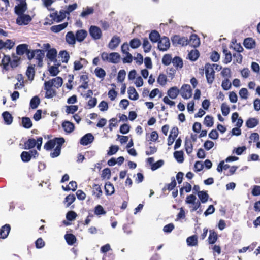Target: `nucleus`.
<instances>
[{
  "label": "nucleus",
  "mask_w": 260,
  "mask_h": 260,
  "mask_svg": "<svg viewBox=\"0 0 260 260\" xmlns=\"http://www.w3.org/2000/svg\"><path fill=\"white\" fill-rule=\"evenodd\" d=\"M65 140L63 138H56L48 141L45 144L44 147L45 149L49 150L56 145L53 151L50 153L51 157H56L60 155L62 145L63 144Z\"/></svg>",
  "instance_id": "nucleus-1"
},
{
  "label": "nucleus",
  "mask_w": 260,
  "mask_h": 260,
  "mask_svg": "<svg viewBox=\"0 0 260 260\" xmlns=\"http://www.w3.org/2000/svg\"><path fill=\"white\" fill-rule=\"evenodd\" d=\"M42 137H39L37 141L33 138L29 139L27 141L24 143V149H30L34 148L36 145L37 148L40 150L42 144Z\"/></svg>",
  "instance_id": "nucleus-2"
},
{
  "label": "nucleus",
  "mask_w": 260,
  "mask_h": 260,
  "mask_svg": "<svg viewBox=\"0 0 260 260\" xmlns=\"http://www.w3.org/2000/svg\"><path fill=\"white\" fill-rule=\"evenodd\" d=\"M205 74L208 83L211 84L215 78V71L210 63H206L205 66Z\"/></svg>",
  "instance_id": "nucleus-3"
},
{
  "label": "nucleus",
  "mask_w": 260,
  "mask_h": 260,
  "mask_svg": "<svg viewBox=\"0 0 260 260\" xmlns=\"http://www.w3.org/2000/svg\"><path fill=\"white\" fill-rule=\"evenodd\" d=\"M89 32L94 40L100 39L102 36L101 29L96 26L91 25L89 29Z\"/></svg>",
  "instance_id": "nucleus-4"
},
{
  "label": "nucleus",
  "mask_w": 260,
  "mask_h": 260,
  "mask_svg": "<svg viewBox=\"0 0 260 260\" xmlns=\"http://www.w3.org/2000/svg\"><path fill=\"white\" fill-rule=\"evenodd\" d=\"M171 40L173 44L175 46L178 45L185 46L188 43V40L186 37H180L178 35L174 36Z\"/></svg>",
  "instance_id": "nucleus-5"
},
{
  "label": "nucleus",
  "mask_w": 260,
  "mask_h": 260,
  "mask_svg": "<svg viewBox=\"0 0 260 260\" xmlns=\"http://www.w3.org/2000/svg\"><path fill=\"white\" fill-rule=\"evenodd\" d=\"M180 93L184 99H189L192 95V90L188 84H184L180 89Z\"/></svg>",
  "instance_id": "nucleus-6"
},
{
  "label": "nucleus",
  "mask_w": 260,
  "mask_h": 260,
  "mask_svg": "<svg viewBox=\"0 0 260 260\" xmlns=\"http://www.w3.org/2000/svg\"><path fill=\"white\" fill-rule=\"evenodd\" d=\"M170 46V40L168 38L164 37L160 38L158 42V48L162 51L167 50Z\"/></svg>",
  "instance_id": "nucleus-7"
},
{
  "label": "nucleus",
  "mask_w": 260,
  "mask_h": 260,
  "mask_svg": "<svg viewBox=\"0 0 260 260\" xmlns=\"http://www.w3.org/2000/svg\"><path fill=\"white\" fill-rule=\"evenodd\" d=\"M32 20L31 17L29 15L21 14L18 15L16 19V23L19 25H25L28 24Z\"/></svg>",
  "instance_id": "nucleus-8"
},
{
  "label": "nucleus",
  "mask_w": 260,
  "mask_h": 260,
  "mask_svg": "<svg viewBox=\"0 0 260 260\" xmlns=\"http://www.w3.org/2000/svg\"><path fill=\"white\" fill-rule=\"evenodd\" d=\"M44 89L46 90L45 98L48 99L52 98L56 94L55 89L50 85V83H44Z\"/></svg>",
  "instance_id": "nucleus-9"
},
{
  "label": "nucleus",
  "mask_w": 260,
  "mask_h": 260,
  "mask_svg": "<svg viewBox=\"0 0 260 260\" xmlns=\"http://www.w3.org/2000/svg\"><path fill=\"white\" fill-rule=\"evenodd\" d=\"M94 136L91 133H87L80 139V144L83 146L91 143L94 140Z\"/></svg>",
  "instance_id": "nucleus-10"
},
{
  "label": "nucleus",
  "mask_w": 260,
  "mask_h": 260,
  "mask_svg": "<svg viewBox=\"0 0 260 260\" xmlns=\"http://www.w3.org/2000/svg\"><path fill=\"white\" fill-rule=\"evenodd\" d=\"M47 83H50V85L56 88H58L61 87L63 83L62 79L60 77H57L48 81H45Z\"/></svg>",
  "instance_id": "nucleus-11"
},
{
  "label": "nucleus",
  "mask_w": 260,
  "mask_h": 260,
  "mask_svg": "<svg viewBox=\"0 0 260 260\" xmlns=\"http://www.w3.org/2000/svg\"><path fill=\"white\" fill-rule=\"evenodd\" d=\"M121 40L119 37L117 36H113L108 44V47L111 50H114L118 46L120 43Z\"/></svg>",
  "instance_id": "nucleus-12"
},
{
  "label": "nucleus",
  "mask_w": 260,
  "mask_h": 260,
  "mask_svg": "<svg viewBox=\"0 0 260 260\" xmlns=\"http://www.w3.org/2000/svg\"><path fill=\"white\" fill-rule=\"evenodd\" d=\"M94 9L92 7H86L83 9V11L80 15V16L83 18H87L89 15L93 14Z\"/></svg>",
  "instance_id": "nucleus-13"
},
{
  "label": "nucleus",
  "mask_w": 260,
  "mask_h": 260,
  "mask_svg": "<svg viewBox=\"0 0 260 260\" xmlns=\"http://www.w3.org/2000/svg\"><path fill=\"white\" fill-rule=\"evenodd\" d=\"M188 44L194 48L198 47L200 44L199 38L197 35H191Z\"/></svg>",
  "instance_id": "nucleus-14"
},
{
  "label": "nucleus",
  "mask_w": 260,
  "mask_h": 260,
  "mask_svg": "<svg viewBox=\"0 0 260 260\" xmlns=\"http://www.w3.org/2000/svg\"><path fill=\"white\" fill-rule=\"evenodd\" d=\"M26 10L27 6L26 3H20L15 7V12L18 15L24 14Z\"/></svg>",
  "instance_id": "nucleus-15"
},
{
  "label": "nucleus",
  "mask_w": 260,
  "mask_h": 260,
  "mask_svg": "<svg viewBox=\"0 0 260 260\" xmlns=\"http://www.w3.org/2000/svg\"><path fill=\"white\" fill-rule=\"evenodd\" d=\"M34 58L38 61V64L41 66L40 64L42 62V59L44 56V53L43 50L37 49L34 50Z\"/></svg>",
  "instance_id": "nucleus-16"
},
{
  "label": "nucleus",
  "mask_w": 260,
  "mask_h": 260,
  "mask_svg": "<svg viewBox=\"0 0 260 260\" xmlns=\"http://www.w3.org/2000/svg\"><path fill=\"white\" fill-rule=\"evenodd\" d=\"M87 32L84 29L78 30L76 32V39L78 42H82L86 37Z\"/></svg>",
  "instance_id": "nucleus-17"
},
{
  "label": "nucleus",
  "mask_w": 260,
  "mask_h": 260,
  "mask_svg": "<svg viewBox=\"0 0 260 260\" xmlns=\"http://www.w3.org/2000/svg\"><path fill=\"white\" fill-rule=\"evenodd\" d=\"M10 231V226L9 224H5L0 229V238L5 239L6 238Z\"/></svg>",
  "instance_id": "nucleus-18"
},
{
  "label": "nucleus",
  "mask_w": 260,
  "mask_h": 260,
  "mask_svg": "<svg viewBox=\"0 0 260 260\" xmlns=\"http://www.w3.org/2000/svg\"><path fill=\"white\" fill-rule=\"evenodd\" d=\"M120 56L117 52H112L109 54L108 62L113 63H117L119 62Z\"/></svg>",
  "instance_id": "nucleus-19"
},
{
  "label": "nucleus",
  "mask_w": 260,
  "mask_h": 260,
  "mask_svg": "<svg viewBox=\"0 0 260 260\" xmlns=\"http://www.w3.org/2000/svg\"><path fill=\"white\" fill-rule=\"evenodd\" d=\"M180 90L176 86L171 87L168 91V96L172 99H175L178 95Z\"/></svg>",
  "instance_id": "nucleus-20"
},
{
  "label": "nucleus",
  "mask_w": 260,
  "mask_h": 260,
  "mask_svg": "<svg viewBox=\"0 0 260 260\" xmlns=\"http://www.w3.org/2000/svg\"><path fill=\"white\" fill-rule=\"evenodd\" d=\"M129 98L132 100H137L139 98V94L133 87H130L128 89Z\"/></svg>",
  "instance_id": "nucleus-21"
},
{
  "label": "nucleus",
  "mask_w": 260,
  "mask_h": 260,
  "mask_svg": "<svg viewBox=\"0 0 260 260\" xmlns=\"http://www.w3.org/2000/svg\"><path fill=\"white\" fill-rule=\"evenodd\" d=\"M66 42L70 45H74L76 42V37L72 31L68 32L66 36Z\"/></svg>",
  "instance_id": "nucleus-22"
},
{
  "label": "nucleus",
  "mask_w": 260,
  "mask_h": 260,
  "mask_svg": "<svg viewBox=\"0 0 260 260\" xmlns=\"http://www.w3.org/2000/svg\"><path fill=\"white\" fill-rule=\"evenodd\" d=\"M62 126L64 131L68 133L72 132L74 129V125L69 121L63 122L62 124Z\"/></svg>",
  "instance_id": "nucleus-23"
},
{
  "label": "nucleus",
  "mask_w": 260,
  "mask_h": 260,
  "mask_svg": "<svg viewBox=\"0 0 260 260\" xmlns=\"http://www.w3.org/2000/svg\"><path fill=\"white\" fill-rule=\"evenodd\" d=\"M198 196L200 199L201 203H205L208 201L209 195L206 191H201L198 192Z\"/></svg>",
  "instance_id": "nucleus-24"
},
{
  "label": "nucleus",
  "mask_w": 260,
  "mask_h": 260,
  "mask_svg": "<svg viewBox=\"0 0 260 260\" xmlns=\"http://www.w3.org/2000/svg\"><path fill=\"white\" fill-rule=\"evenodd\" d=\"M68 25V22H64L59 25H53L51 27V30L54 32H58L66 28Z\"/></svg>",
  "instance_id": "nucleus-25"
},
{
  "label": "nucleus",
  "mask_w": 260,
  "mask_h": 260,
  "mask_svg": "<svg viewBox=\"0 0 260 260\" xmlns=\"http://www.w3.org/2000/svg\"><path fill=\"white\" fill-rule=\"evenodd\" d=\"M28 50V45L25 44L18 45L16 48L17 54L21 55L26 53Z\"/></svg>",
  "instance_id": "nucleus-26"
},
{
  "label": "nucleus",
  "mask_w": 260,
  "mask_h": 260,
  "mask_svg": "<svg viewBox=\"0 0 260 260\" xmlns=\"http://www.w3.org/2000/svg\"><path fill=\"white\" fill-rule=\"evenodd\" d=\"M186 242L189 246H195L198 245V237L196 235H193L188 237Z\"/></svg>",
  "instance_id": "nucleus-27"
},
{
  "label": "nucleus",
  "mask_w": 260,
  "mask_h": 260,
  "mask_svg": "<svg viewBox=\"0 0 260 260\" xmlns=\"http://www.w3.org/2000/svg\"><path fill=\"white\" fill-rule=\"evenodd\" d=\"M258 124V120L255 118H250L248 119L246 123V126L248 128H253Z\"/></svg>",
  "instance_id": "nucleus-28"
},
{
  "label": "nucleus",
  "mask_w": 260,
  "mask_h": 260,
  "mask_svg": "<svg viewBox=\"0 0 260 260\" xmlns=\"http://www.w3.org/2000/svg\"><path fill=\"white\" fill-rule=\"evenodd\" d=\"M64 238L67 243L70 245H73L76 241L75 236L72 234H66L64 236Z\"/></svg>",
  "instance_id": "nucleus-29"
},
{
  "label": "nucleus",
  "mask_w": 260,
  "mask_h": 260,
  "mask_svg": "<svg viewBox=\"0 0 260 260\" xmlns=\"http://www.w3.org/2000/svg\"><path fill=\"white\" fill-rule=\"evenodd\" d=\"M244 46L248 49H251L255 46V41L251 38H248L244 41Z\"/></svg>",
  "instance_id": "nucleus-30"
},
{
  "label": "nucleus",
  "mask_w": 260,
  "mask_h": 260,
  "mask_svg": "<svg viewBox=\"0 0 260 260\" xmlns=\"http://www.w3.org/2000/svg\"><path fill=\"white\" fill-rule=\"evenodd\" d=\"M242 50L243 48L241 46H239L238 52L234 53L233 55L234 61H236V62L239 63H241L242 61V56L239 53L242 51Z\"/></svg>",
  "instance_id": "nucleus-31"
},
{
  "label": "nucleus",
  "mask_w": 260,
  "mask_h": 260,
  "mask_svg": "<svg viewBox=\"0 0 260 260\" xmlns=\"http://www.w3.org/2000/svg\"><path fill=\"white\" fill-rule=\"evenodd\" d=\"M105 189L107 195H112L114 193V187L110 182L106 183L105 185Z\"/></svg>",
  "instance_id": "nucleus-32"
},
{
  "label": "nucleus",
  "mask_w": 260,
  "mask_h": 260,
  "mask_svg": "<svg viewBox=\"0 0 260 260\" xmlns=\"http://www.w3.org/2000/svg\"><path fill=\"white\" fill-rule=\"evenodd\" d=\"M149 39L152 42L156 43L160 39V35L157 31L153 30L150 34Z\"/></svg>",
  "instance_id": "nucleus-33"
},
{
  "label": "nucleus",
  "mask_w": 260,
  "mask_h": 260,
  "mask_svg": "<svg viewBox=\"0 0 260 260\" xmlns=\"http://www.w3.org/2000/svg\"><path fill=\"white\" fill-rule=\"evenodd\" d=\"M173 66L176 68H181L183 66L182 60L179 57H174L172 61Z\"/></svg>",
  "instance_id": "nucleus-34"
},
{
  "label": "nucleus",
  "mask_w": 260,
  "mask_h": 260,
  "mask_svg": "<svg viewBox=\"0 0 260 260\" xmlns=\"http://www.w3.org/2000/svg\"><path fill=\"white\" fill-rule=\"evenodd\" d=\"M2 115L6 124L9 125L12 122V116L8 112H4Z\"/></svg>",
  "instance_id": "nucleus-35"
},
{
  "label": "nucleus",
  "mask_w": 260,
  "mask_h": 260,
  "mask_svg": "<svg viewBox=\"0 0 260 260\" xmlns=\"http://www.w3.org/2000/svg\"><path fill=\"white\" fill-rule=\"evenodd\" d=\"M22 124L24 127L30 128L32 125L31 119L28 117H23L22 119Z\"/></svg>",
  "instance_id": "nucleus-36"
},
{
  "label": "nucleus",
  "mask_w": 260,
  "mask_h": 260,
  "mask_svg": "<svg viewBox=\"0 0 260 260\" xmlns=\"http://www.w3.org/2000/svg\"><path fill=\"white\" fill-rule=\"evenodd\" d=\"M174 156L176 160L180 163L184 161L183 152L182 151H176L174 153Z\"/></svg>",
  "instance_id": "nucleus-37"
},
{
  "label": "nucleus",
  "mask_w": 260,
  "mask_h": 260,
  "mask_svg": "<svg viewBox=\"0 0 260 260\" xmlns=\"http://www.w3.org/2000/svg\"><path fill=\"white\" fill-rule=\"evenodd\" d=\"M142 45L144 52H149L150 51L151 49V45L147 38H145L143 39Z\"/></svg>",
  "instance_id": "nucleus-38"
},
{
  "label": "nucleus",
  "mask_w": 260,
  "mask_h": 260,
  "mask_svg": "<svg viewBox=\"0 0 260 260\" xmlns=\"http://www.w3.org/2000/svg\"><path fill=\"white\" fill-rule=\"evenodd\" d=\"M185 147L186 153L190 154L192 153L193 150V145L191 140H186L185 142Z\"/></svg>",
  "instance_id": "nucleus-39"
},
{
  "label": "nucleus",
  "mask_w": 260,
  "mask_h": 260,
  "mask_svg": "<svg viewBox=\"0 0 260 260\" xmlns=\"http://www.w3.org/2000/svg\"><path fill=\"white\" fill-rule=\"evenodd\" d=\"M59 57L61 58L62 62L67 63L70 58V55L66 51H61L59 53Z\"/></svg>",
  "instance_id": "nucleus-40"
},
{
  "label": "nucleus",
  "mask_w": 260,
  "mask_h": 260,
  "mask_svg": "<svg viewBox=\"0 0 260 260\" xmlns=\"http://www.w3.org/2000/svg\"><path fill=\"white\" fill-rule=\"evenodd\" d=\"M217 239V235L216 233L213 231H210V234L208 237V242L209 244H214Z\"/></svg>",
  "instance_id": "nucleus-41"
},
{
  "label": "nucleus",
  "mask_w": 260,
  "mask_h": 260,
  "mask_svg": "<svg viewBox=\"0 0 260 260\" xmlns=\"http://www.w3.org/2000/svg\"><path fill=\"white\" fill-rule=\"evenodd\" d=\"M199 56V52L197 50H192L188 54V58L192 61L196 60Z\"/></svg>",
  "instance_id": "nucleus-42"
},
{
  "label": "nucleus",
  "mask_w": 260,
  "mask_h": 260,
  "mask_svg": "<svg viewBox=\"0 0 260 260\" xmlns=\"http://www.w3.org/2000/svg\"><path fill=\"white\" fill-rule=\"evenodd\" d=\"M40 103V99L38 96H35L33 97L30 100V106L32 109H36L38 107Z\"/></svg>",
  "instance_id": "nucleus-43"
},
{
  "label": "nucleus",
  "mask_w": 260,
  "mask_h": 260,
  "mask_svg": "<svg viewBox=\"0 0 260 260\" xmlns=\"http://www.w3.org/2000/svg\"><path fill=\"white\" fill-rule=\"evenodd\" d=\"M95 75L99 78L104 79L106 76L105 70L101 68H97L94 70Z\"/></svg>",
  "instance_id": "nucleus-44"
},
{
  "label": "nucleus",
  "mask_w": 260,
  "mask_h": 260,
  "mask_svg": "<svg viewBox=\"0 0 260 260\" xmlns=\"http://www.w3.org/2000/svg\"><path fill=\"white\" fill-rule=\"evenodd\" d=\"M32 157L29 152L23 151L21 154V158L23 162H28Z\"/></svg>",
  "instance_id": "nucleus-45"
},
{
  "label": "nucleus",
  "mask_w": 260,
  "mask_h": 260,
  "mask_svg": "<svg viewBox=\"0 0 260 260\" xmlns=\"http://www.w3.org/2000/svg\"><path fill=\"white\" fill-rule=\"evenodd\" d=\"M57 55V51L54 49H52L49 50L47 53V57L51 61L54 60V59L56 58Z\"/></svg>",
  "instance_id": "nucleus-46"
},
{
  "label": "nucleus",
  "mask_w": 260,
  "mask_h": 260,
  "mask_svg": "<svg viewBox=\"0 0 260 260\" xmlns=\"http://www.w3.org/2000/svg\"><path fill=\"white\" fill-rule=\"evenodd\" d=\"M232 84L228 78L224 79L221 84V87L225 90H228L231 88Z\"/></svg>",
  "instance_id": "nucleus-47"
},
{
  "label": "nucleus",
  "mask_w": 260,
  "mask_h": 260,
  "mask_svg": "<svg viewBox=\"0 0 260 260\" xmlns=\"http://www.w3.org/2000/svg\"><path fill=\"white\" fill-rule=\"evenodd\" d=\"M66 11H60L58 14L56 13L54 20L57 22L62 21L66 17Z\"/></svg>",
  "instance_id": "nucleus-48"
},
{
  "label": "nucleus",
  "mask_w": 260,
  "mask_h": 260,
  "mask_svg": "<svg viewBox=\"0 0 260 260\" xmlns=\"http://www.w3.org/2000/svg\"><path fill=\"white\" fill-rule=\"evenodd\" d=\"M198 200L197 197L194 194L188 195L186 197L185 199V203L187 204H191L194 203Z\"/></svg>",
  "instance_id": "nucleus-49"
},
{
  "label": "nucleus",
  "mask_w": 260,
  "mask_h": 260,
  "mask_svg": "<svg viewBox=\"0 0 260 260\" xmlns=\"http://www.w3.org/2000/svg\"><path fill=\"white\" fill-rule=\"evenodd\" d=\"M62 188L64 190H72L73 191H75L77 188V183L75 181H71L68 186L66 187L62 186Z\"/></svg>",
  "instance_id": "nucleus-50"
},
{
  "label": "nucleus",
  "mask_w": 260,
  "mask_h": 260,
  "mask_svg": "<svg viewBox=\"0 0 260 260\" xmlns=\"http://www.w3.org/2000/svg\"><path fill=\"white\" fill-rule=\"evenodd\" d=\"M141 45V41L139 39L135 38L132 39L129 42L130 46L133 48L136 49L138 48Z\"/></svg>",
  "instance_id": "nucleus-51"
},
{
  "label": "nucleus",
  "mask_w": 260,
  "mask_h": 260,
  "mask_svg": "<svg viewBox=\"0 0 260 260\" xmlns=\"http://www.w3.org/2000/svg\"><path fill=\"white\" fill-rule=\"evenodd\" d=\"M204 124L208 127H211L213 125V117L209 115H207L205 117Z\"/></svg>",
  "instance_id": "nucleus-52"
},
{
  "label": "nucleus",
  "mask_w": 260,
  "mask_h": 260,
  "mask_svg": "<svg viewBox=\"0 0 260 260\" xmlns=\"http://www.w3.org/2000/svg\"><path fill=\"white\" fill-rule=\"evenodd\" d=\"M26 74L29 80L32 81L34 79L35 70L33 67H29L26 71Z\"/></svg>",
  "instance_id": "nucleus-53"
},
{
  "label": "nucleus",
  "mask_w": 260,
  "mask_h": 260,
  "mask_svg": "<svg viewBox=\"0 0 260 260\" xmlns=\"http://www.w3.org/2000/svg\"><path fill=\"white\" fill-rule=\"evenodd\" d=\"M167 76L164 74H160L158 78L157 82L161 85L164 86L166 84L167 82Z\"/></svg>",
  "instance_id": "nucleus-54"
},
{
  "label": "nucleus",
  "mask_w": 260,
  "mask_h": 260,
  "mask_svg": "<svg viewBox=\"0 0 260 260\" xmlns=\"http://www.w3.org/2000/svg\"><path fill=\"white\" fill-rule=\"evenodd\" d=\"M75 200V197L74 194H69L65 198V202L67 203L66 206L69 207Z\"/></svg>",
  "instance_id": "nucleus-55"
},
{
  "label": "nucleus",
  "mask_w": 260,
  "mask_h": 260,
  "mask_svg": "<svg viewBox=\"0 0 260 260\" xmlns=\"http://www.w3.org/2000/svg\"><path fill=\"white\" fill-rule=\"evenodd\" d=\"M223 53L225 55L224 62L228 63L232 61V57L231 53L227 50H223Z\"/></svg>",
  "instance_id": "nucleus-56"
},
{
  "label": "nucleus",
  "mask_w": 260,
  "mask_h": 260,
  "mask_svg": "<svg viewBox=\"0 0 260 260\" xmlns=\"http://www.w3.org/2000/svg\"><path fill=\"white\" fill-rule=\"evenodd\" d=\"M94 213L96 215H104L106 214V211L101 205H98L95 207Z\"/></svg>",
  "instance_id": "nucleus-57"
},
{
  "label": "nucleus",
  "mask_w": 260,
  "mask_h": 260,
  "mask_svg": "<svg viewBox=\"0 0 260 260\" xmlns=\"http://www.w3.org/2000/svg\"><path fill=\"white\" fill-rule=\"evenodd\" d=\"M126 72L124 70H120L118 74L117 80L119 82H122L125 78Z\"/></svg>",
  "instance_id": "nucleus-58"
},
{
  "label": "nucleus",
  "mask_w": 260,
  "mask_h": 260,
  "mask_svg": "<svg viewBox=\"0 0 260 260\" xmlns=\"http://www.w3.org/2000/svg\"><path fill=\"white\" fill-rule=\"evenodd\" d=\"M239 95L241 98L243 99H247L248 96V92L246 88H241L239 92Z\"/></svg>",
  "instance_id": "nucleus-59"
},
{
  "label": "nucleus",
  "mask_w": 260,
  "mask_h": 260,
  "mask_svg": "<svg viewBox=\"0 0 260 260\" xmlns=\"http://www.w3.org/2000/svg\"><path fill=\"white\" fill-rule=\"evenodd\" d=\"M222 113L224 116H226L230 112V108L226 103H223L221 106Z\"/></svg>",
  "instance_id": "nucleus-60"
},
{
  "label": "nucleus",
  "mask_w": 260,
  "mask_h": 260,
  "mask_svg": "<svg viewBox=\"0 0 260 260\" xmlns=\"http://www.w3.org/2000/svg\"><path fill=\"white\" fill-rule=\"evenodd\" d=\"M172 58L171 56L169 54L165 55L162 59V63L166 66L169 65L172 62Z\"/></svg>",
  "instance_id": "nucleus-61"
},
{
  "label": "nucleus",
  "mask_w": 260,
  "mask_h": 260,
  "mask_svg": "<svg viewBox=\"0 0 260 260\" xmlns=\"http://www.w3.org/2000/svg\"><path fill=\"white\" fill-rule=\"evenodd\" d=\"M78 110V107L75 105H72L66 107V112L68 114H73Z\"/></svg>",
  "instance_id": "nucleus-62"
},
{
  "label": "nucleus",
  "mask_w": 260,
  "mask_h": 260,
  "mask_svg": "<svg viewBox=\"0 0 260 260\" xmlns=\"http://www.w3.org/2000/svg\"><path fill=\"white\" fill-rule=\"evenodd\" d=\"M164 164V161L162 160H159L157 162L153 163L151 165V169L153 171L156 170L157 169L161 167Z\"/></svg>",
  "instance_id": "nucleus-63"
},
{
  "label": "nucleus",
  "mask_w": 260,
  "mask_h": 260,
  "mask_svg": "<svg viewBox=\"0 0 260 260\" xmlns=\"http://www.w3.org/2000/svg\"><path fill=\"white\" fill-rule=\"evenodd\" d=\"M231 70L228 68H224L221 72V75L225 78H230L231 76Z\"/></svg>",
  "instance_id": "nucleus-64"
}]
</instances>
